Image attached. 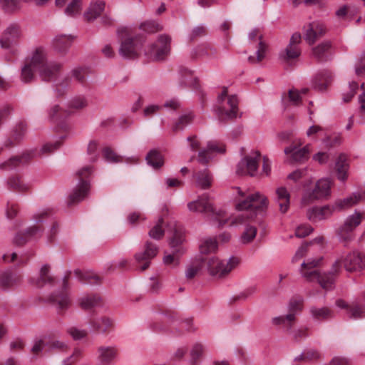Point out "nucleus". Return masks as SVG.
Here are the masks:
<instances>
[{"label": "nucleus", "instance_id": "obj_6", "mask_svg": "<svg viewBox=\"0 0 365 365\" xmlns=\"http://www.w3.org/2000/svg\"><path fill=\"white\" fill-rule=\"evenodd\" d=\"M217 114L220 120L224 121L237 118L238 99L237 96L227 94V88H224L217 98Z\"/></svg>", "mask_w": 365, "mask_h": 365}, {"label": "nucleus", "instance_id": "obj_35", "mask_svg": "<svg viewBox=\"0 0 365 365\" xmlns=\"http://www.w3.org/2000/svg\"><path fill=\"white\" fill-rule=\"evenodd\" d=\"M146 160L148 164L152 166L154 169H158L164 164V159L162 154L155 149L150 150L148 153Z\"/></svg>", "mask_w": 365, "mask_h": 365}, {"label": "nucleus", "instance_id": "obj_24", "mask_svg": "<svg viewBox=\"0 0 365 365\" xmlns=\"http://www.w3.org/2000/svg\"><path fill=\"white\" fill-rule=\"evenodd\" d=\"M276 202L282 213L287 212L290 204V194L284 187H279L276 190Z\"/></svg>", "mask_w": 365, "mask_h": 365}, {"label": "nucleus", "instance_id": "obj_48", "mask_svg": "<svg viewBox=\"0 0 365 365\" xmlns=\"http://www.w3.org/2000/svg\"><path fill=\"white\" fill-rule=\"evenodd\" d=\"M46 340L48 346L47 351H51L53 350L63 351H66L68 348L67 344L63 341H60L51 337H46Z\"/></svg>", "mask_w": 365, "mask_h": 365}, {"label": "nucleus", "instance_id": "obj_59", "mask_svg": "<svg viewBox=\"0 0 365 365\" xmlns=\"http://www.w3.org/2000/svg\"><path fill=\"white\" fill-rule=\"evenodd\" d=\"M354 14V11L351 9V6L344 5L340 7L336 11V15L338 18L342 19H351Z\"/></svg>", "mask_w": 365, "mask_h": 365}, {"label": "nucleus", "instance_id": "obj_40", "mask_svg": "<svg viewBox=\"0 0 365 365\" xmlns=\"http://www.w3.org/2000/svg\"><path fill=\"white\" fill-rule=\"evenodd\" d=\"M41 234V230L36 226L29 227L24 234V239L21 235H18L15 237V242L18 245L24 244L29 237H38Z\"/></svg>", "mask_w": 365, "mask_h": 365}, {"label": "nucleus", "instance_id": "obj_37", "mask_svg": "<svg viewBox=\"0 0 365 365\" xmlns=\"http://www.w3.org/2000/svg\"><path fill=\"white\" fill-rule=\"evenodd\" d=\"M331 82V74L328 71H324L317 75L314 81V88L320 91L326 90Z\"/></svg>", "mask_w": 365, "mask_h": 365}, {"label": "nucleus", "instance_id": "obj_13", "mask_svg": "<svg viewBox=\"0 0 365 365\" xmlns=\"http://www.w3.org/2000/svg\"><path fill=\"white\" fill-rule=\"evenodd\" d=\"M22 37V31L19 25L12 24L4 31L0 39L1 46L9 49L17 46Z\"/></svg>", "mask_w": 365, "mask_h": 365}, {"label": "nucleus", "instance_id": "obj_8", "mask_svg": "<svg viewBox=\"0 0 365 365\" xmlns=\"http://www.w3.org/2000/svg\"><path fill=\"white\" fill-rule=\"evenodd\" d=\"M92 173L93 167L90 165H86L77 171L76 175L79 179V183L68 197L67 201L68 206L81 202L87 196L90 189L87 178Z\"/></svg>", "mask_w": 365, "mask_h": 365}, {"label": "nucleus", "instance_id": "obj_9", "mask_svg": "<svg viewBox=\"0 0 365 365\" xmlns=\"http://www.w3.org/2000/svg\"><path fill=\"white\" fill-rule=\"evenodd\" d=\"M363 218L362 213L355 212L349 216L344 223L338 229L337 236L344 246H347L354 239V230L361 224Z\"/></svg>", "mask_w": 365, "mask_h": 365}, {"label": "nucleus", "instance_id": "obj_30", "mask_svg": "<svg viewBox=\"0 0 365 365\" xmlns=\"http://www.w3.org/2000/svg\"><path fill=\"white\" fill-rule=\"evenodd\" d=\"M349 165L346 155H340L335 164V170L337 174V178L341 181H344L347 178V171Z\"/></svg>", "mask_w": 365, "mask_h": 365}, {"label": "nucleus", "instance_id": "obj_2", "mask_svg": "<svg viewBox=\"0 0 365 365\" xmlns=\"http://www.w3.org/2000/svg\"><path fill=\"white\" fill-rule=\"evenodd\" d=\"M267 203V197L259 192L250 195L237 204V209L243 212L230 219V225H246L256 217V211L266 207Z\"/></svg>", "mask_w": 365, "mask_h": 365}, {"label": "nucleus", "instance_id": "obj_23", "mask_svg": "<svg viewBox=\"0 0 365 365\" xmlns=\"http://www.w3.org/2000/svg\"><path fill=\"white\" fill-rule=\"evenodd\" d=\"M249 38L251 41L255 40L257 38H259V47L256 52L257 56L255 57V56H250L248 58L249 61L252 63H256L262 61L265 57V53H266V51H267V45L264 42H263L262 41V36L259 35L258 30H257V29L252 30L249 34Z\"/></svg>", "mask_w": 365, "mask_h": 365}, {"label": "nucleus", "instance_id": "obj_10", "mask_svg": "<svg viewBox=\"0 0 365 365\" xmlns=\"http://www.w3.org/2000/svg\"><path fill=\"white\" fill-rule=\"evenodd\" d=\"M170 41L168 36L160 35L157 42L145 51V55L154 61L163 60L170 53Z\"/></svg>", "mask_w": 365, "mask_h": 365}, {"label": "nucleus", "instance_id": "obj_38", "mask_svg": "<svg viewBox=\"0 0 365 365\" xmlns=\"http://www.w3.org/2000/svg\"><path fill=\"white\" fill-rule=\"evenodd\" d=\"M312 317L317 320H326L333 317V312L328 307L318 308L312 307L310 309Z\"/></svg>", "mask_w": 365, "mask_h": 365}, {"label": "nucleus", "instance_id": "obj_47", "mask_svg": "<svg viewBox=\"0 0 365 365\" xmlns=\"http://www.w3.org/2000/svg\"><path fill=\"white\" fill-rule=\"evenodd\" d=\"M294 322V314L289 313L286 316H280L273 318L272 322L273 324L278 325L282 324L287 329H291L292 324Z\"/></svg>", "mask_w": 365, "mask_h": 365}, {"label": "nucleus", "instance_id": "obj_3", "mask_svg": "<svg viewBox=\"0 0 365 365\" xmlns=\"http://www.w3.org/2000/svg\"><path fill=\"white\" fill-rule=\"evenodd\" d=\"M46 48L43 46L36 47L32 52L27 62L39 73L40 77L44 81H51L56 77L61 68V64L56 62L47 63Z\"/></svg>", "mask_w": 365, "mask_h": 365}, {"label": "nucleus", "instance_id": "obj_44", "mask_svg": "<svg viewBox=\"0 0 365 365\" xmlns=\"http://www.w3.org/2000/svg\"><path fill=\"white\" fill-rule=\"evenodd\" d=\"M193 118L194 115L191 112L182 115L178 120L173 125V130L174 132L182 130L185 127L192 123Z\"/></svg>", "mask_w": 365, "mask_h": 365}, {"label": "nucleus", "instance_id": "obj_17", "mask_svg": "<svg viewBox=\"0 0 365 365\" xmlns=\"http://www.w3.org/2000/svg\"><path fill=\"white\" fill-rule=\"evenodd\" d=\"M158 252V247L152 242H147L145 243V250L135 255V259L137 263L143 264L140 267L141 271L145 270L150 266V260L157 255Z\"/></svg>", "mask_w": 365, "mask_h": 365}, {"label": "nucleus", "instance_id": "obj_51", "mask_svg": "<svg viewBox=\"0 0 365 365\" xmlns=\"http://www.w3.org/2000/svg\"><path fill=\"white\" fill-rule=\"evenodd\" d=\"M49 266L47 264L43 265L40 270L39 278L37 280L36 284L38 286H43L46 283H51L53 278L49 275Z\"/></svg>", "mask_w": 365, "mask_h": 365}, {"label": "nucleus", "instance_id": "obj_26", "mask_svg": "<svg viewBox=\"0 0 365 365\" xmlns=\"http://www.w3.org/2000/svg\"><path fill=\"white\" fill-rule=\"evenodd\" d=\"M195 185L201 189H208L212 182L213 178L207 169L197 172L194 175Z\"/></svg>", "mask_w": 365, "mask_h": 365}, {"label": "nucleus", "instance_id": "obj_25", "mask_svg": "<svg viewBox=\"0 0 365 365\" xmlns=\"http://www.w3.org/2000/svg\"><path fill=\"white\" fill-rule=\"evenodd\" d=\"M31 157L32 155L31 153H24L21 156L11 158L7 161L1 163L0 168L6 171L11 170L28 162Z\"/></svg>", "mask_w": 365, "mask_h": 365}, {"label": "nucleus", "instance_id": "obj_12", "mask_svg": "<svg viewBox=\"0 0 365 365\" xmlns=\"http://www.w3.org/2000/svg\"><path fill=\"white\" fill-rule=\"evenodd\" d=\"M260 153L258 151L243 158L237 164L236 173L240 175L255 176L258 170Z\"/></svg>", "mask_w": 365, "mask_h": 365}, {"label": "nucleus", "instance_id": "obj_16", "mask_svg": "<svg viewBox=\"0 0 365 365\" xmlns=\"http://www.w3.org/2000/svg\"><path fill=\"white\" fill-rule=\"evenodd\" d=\"M97 353L101 365H113L118 360L119 349L116 346H100Z\"/></svg>", "mask_w": 365, "mask_h": 365}, {"label": "nucleus", "instance_id": "obj_42", "mask_svg": "<svg viewBox=\"0 0 365 365\" xmlns=\"http://www.w3.org/2000/svg\"><path fill=\"white\" fill-rule=\"evenodd\" d=\"M101 297L98 295H88L83 297L80 300V305L83 309H90L100 303Z\"/></svg>", "mask_w": 365, "mask_h": 365}, {"label": "nucleus", "instance_id": "obj_41", "mask_svg": "<svg viewBox=\"0 0 365 365\" xmlns=\"http://www.w3.org/2000/svg\"><path fill=\"white\" fill-rule=\"evenodd\" d=\"M301 54V50L299 46L289 44L284 51L280 54V57L284 61H290L298 58Z\"/></svg>", "mask_w": 365, "mask_h": 365}, {"label": "nucleus", "instance_id": "obj_14", "mask_svg": "<svg viewBox=\"0 0 365 365\" xmlns=\"http://www.w3.org/2000/svg\"><path fill=\"white\" fill-rule=\"evenodd\" d=\"M68 287V277L63 279V289L61 292L52 294L50 297V302L56 307L58 312L66 310L71 305V299L66 291Z\"/></svg>", "mask_w": 365, "mask_h": 365}, {"label": "nucleus", "instance_id": "obj_21", "mask_svg": "<svg viewBox=\"0 0 365 365\" xmlns=\"http://www.w3.org/2000/svg\"><path fill=\"white\" fill-rule=\"evenodd\" d=\"M73 41V37L71 35H57L51 43L53 51L60 54L65 55L68 51Z\"/></svg>", "mask_w": 365, "mask_h": 365}, {"label": "nucleus", "instance_id": "obj_49", "mask_svg": "<svg viewBox=\"0 0 365 365\" xmlns=\"http://www.w3.org/2000/svg\"><path fill=\"white\" fill-rule=\"evenodd\" d=\"M217 250V242L215 239H206L200 246V252L208 254L214 252Z\"/></svg>", "mask_w": 365, "mask_h": 365}, {"label": "nucleus", "instance_id": "obj_15", "mask_svg": "<svg viewBox=\"0 0 365 365\" xmlns=\"http://www.w3.org/2000/svg\"><path fill=\"white\" fill-rule=\"evenodd\" d=\"M301 145L302 143L299 140V142L294 143L284 148V153L290 155V163H302L308 160L310 152L309 146L307 145L302 148H299L298 147Z\"/></svg>", "mask_w": 365, "mask_h": 365}, {"label": "nucleus", "instance_id": "obj_27", "mask_svg": "<svg viewBox=\"0 0 365 365\" xmlns=\"http://www.w3.org/2000/svg\"><path fill=\"white\" fill-rule=\"evenodd\" d=\"M90 325L93 329L98 332L105 333L108 331L113 327L112 320L106 317L94 318L90 321Z\"/></svg>", "mask_w": 365, "mask_h": 365}, {"label": "nucleus", "instance_id": "obj_58", "mask_svg": "<svg viewBox=\"0 0 365 365\" xmlns=\"http://www.w3.org/2000/svg\"><path fill=\"white\" fill-rule=\"evenodd\" d=\"M140 28L148 32V33H155V32H158L160 30H162V26L161 25H160L158 23L155 22V21H145L144 23H143L141 25H140Z\"/></svg>", "mask_w": 365, "mask_h": 365}, {"label": "nucleus", "instance_id": "obj_52", "mask_svg": "<svg viewBox=\"0 0 365 365\" xmlns=\"http://www.w3.org/2000/svg\"><path fill=\"white\" fill-rule=\"evenodd\" d=\"M163 219L158 220L156 225L149 231V236L155 240H160L164 235V230L163 228Z\"/></svg>", "mask_w": 365, "mask_h": 365}, {"label": "nucleus", "instance_id": "obj_50", "mask_svg": "<svg viewBox=\"0 0 365 365\" xmlns=\"http://www.w3.org/2000/svg\"><path fill=\"white\" fill-rule=\"evenodd\" d=\"M82 0H72L66 8L65 13L70 16H74L81 13Z\"/></svg>", "mask_w": 365, "mask_h": 365}, {"label": "nucleus", "instance_id": "obj_45", "mask_svg": "<svg viewBox=\"0 0 365 365\" xmlns=\"http://www.w3.org/2000/svg\"><path fill=\"white\" fill-rule=\"evenodd\" d=\"M307 91V88L302 89L301 91L294 88L290 89L288 92L287 99L292 105L299 106L302 101L301 94L304 95Z\"/></svg>", "mask_w": 365, "mask_h": 365}, {"label": "nucleus", "instance_id": "obj_33", "mask_svg": "<svg viewBox=\"0 0 365 365\" xmlns=\"http://www.w3.org/2000/svg\"><path fill=\"white\" fill-rule=\"evenodd\" d=\"M21 282V277L11 273H4L0 276V287L3 289H8L18 285Z\"/></svg>", "mask_w": 365, "mask_h": 365}, {"label": "nucleus", "instance_id": "obj_60", "mask_svg": "<svg viewBox=\"0 0 365 365\" xmlns=\"http://www.w3.org/2000/svg\"><path fill=\"white\" fill-rule=\"evenodd\" d=\"M303 299H292L289 304V313H294V317L302 309Z\"/></svg>", "mask_w": 365, "mask_h": 365}, {"label": "nucleus", "instance_id": "obj_39", "mask_svg": "<svg viewBox=\"0 0 365 365\" xmlns=\"http://www.w3.org/2000/svg\"><path fill=\"white\" fill-rule=\"evenodd\" d=\"M75 274L81 281L91 284H100L102 280L98 275L91 272H82L80 270H76Z\"/></svg>", "mask_w": 365, "mask_h": 365}, {"label": "nucleus", "instance_id": "obj_46", "mask_svg": "<svg viewBox=\"0 0 365 365\" xmlns=\"http://www.w3.org/2000/svg\"><path fill=\"white\" fill-rule=\"evenodd\" d=\"M180 85L182 86H192L195 81V78L192 76V73L190 70L186 68H181L180 69Z\"/></svg>", "mask_w": 365, "mask_h": 365}, {"label": "nucleus", "instance_id": "obj_62", "mask_svg": "<svg viewBox=\"0 0 365 365\" xmlns=\"http://www.w3.org/2000/svg\"><path fill=\"white\" fill-rule=\"evenodd\" d=\"M204 351V347L202 344L200 343H196L193 345L191 350V361L192 364H194L196 361L200 357Z\"/></svg>", "mask_w": 365, "mask_h": 365}, {"label": "nucleus", "instance_id": "obj_54", "mask_svg": "<svg viewBox=\"0 0 365 365\" xmlns=\"http://www.w3.org/2000/svg\"><path fill=\"white\" fill-rule=\"evenodd\" d=\"M98 144L96 140H91L87 148V154L89 156V160L92 163L96 162L98 158Z\"/></svg>", "mask_w": 365, "mask_h": 365}, {"label": "nucleus", "instance_id": "obj_57", "mask_svg": "<svg viewBox=\"0 0 365 365\" xmlns=\"http://www.w3.org/2000/svg\"><path fill=\"white\" fill-rule=\"evenodd\" d=\"M71 113V110H63L59 106L56 105L51 108L48 115L51 119H57L66 117Z\"/></svg>", "mask_w": 365, "mask_h": 365}, {"label": "nucleus", "instance_id": "obj_56", "mask_svg": "<svg viewBox=\"0 0 365 365\" xmlns=\"http://www.w3.org/2000/svg\"><path fill=\"white\" fill-rule=\"evenodd\" d=\"M36 71L31 65L26 63L21 69V80L24 83H29L34 78V71Z\"/></svg>", "mask_w": 365, "mask_h": 365}, {"label": "nucleus", "instance_id": "obj_22", "mask_svg": "<svg viewBox=\"0 0 365 365\" xmlns=\"http://www.w3.org/2000/svg\"><path fill=\"white\" fill-rule=\"evenodd\" d=\"M334 210L330 205L323 207H314L309 209L307 212V217L312 222H318L329 217Z\"/></svg>", "mask_w": 365, "mask_h": 365}, {"label": "nucleus", "instance_id": "obj_5", "mask_svg": "<svg viewBox=\"0 0 365 365\" xmlns=\"http://www.w3.org/2000/svg\"><path fill=\"white\" fill-rule=\"evenodd\" d=\"M204 260L205 266L210 275L216 278L227 277L240 262V258L235 256L225 260H221L216 257H207L204 258Z\"/></svg>", "mask_w": 365, "mask_h": 365}, {"label": "nucleus", "instance_id": "obj_4", "mask_svg": "<svg viewBox=\"0 0 365 365\" xmlns=\"http://www.w3.org/2000/svg\"><path fill=\"white\" fill-rule=\"evenodd\" d=\"M172 236L170 238V245L173 253L165 255L163 262L167 265L176 266L179 264L180 257L185 252L182 246L185 241V232L183 227L177 222L170 224Z\"/></svg>", "mask_w": 365, "mask_h": 365}, {"label": "nucleus", "instance_id": "obj_1", "mask_svg": "<svg viewBox=\"0 0 365 365\" xmlns=\"http://www.w3.org/2000/svg\"><path fill=\"white\" fill-rule=\"evenodd\" d=\"M322 262V257L307 259L301 264L300 273L307 281L317 280L324 289H331L337 274L340 272L341 265L347 272H356L365 269V258L356 251L349 253L344 258L336 259L330 271L321 275L317 270Z\"/></svg>", "mask_w": 365, "mask_h": 365}, {"label": "nucleus", "instance_id": "obj_55", "mask_svg": "<svg viewBox=\"0 0 365 365\" xmlns=\"http://www.w3.org/2000/svg\"><path fill=\"white\" fill-rule=\"evenodd\" d=\"M66 332L74 339L81 340L85 338L88 332L86 329H81L76 327H70L67 329Z\"/></svg>", "mask_w": 365, "mask_h": 365}, {"label": "nucleus", "instance_id": "obj_53", "mask_svg": "<svg viewBox=\"0 0 365 365\" xmlns=\"http://www.w3.org/2000/svg\"><path fill=\"white\" fill-rule=\"evenodd\" d=\"M47 340L46 336L41 339H36L34 341V345L31 348V353L36 356H38L43 350L47 351Z\"/></svg>", "mask_w": 365, "mask_h": 365}, {"label": "nucleus", "instance_id": "obj_29", "mask_svg": "<svg viewBox=\"0 0 365 365\" xmlns=\"http://www.w3.org/2000/svg\"><path fill=\"white\" fill-rule=\"evenodd\" d=\"M347 315L349 319L354 320L365 318V304L359 301L353 302L349 307Z\"/></svg>", "mask_w": 365, "mask_h": 365}, {"label": "nucleus", "instance_id": "obj_11", "mask_svg": "<svg viewBox=\"0 0 365 365\" xmlns=\"http://www.w3.org/2000/svg\"><path fill=\"white\" fill-rule=\"evenodd\" d=\"M331 193V181L323 178L319 180L312 191L306 192L302 197L304 204H309L316 200L328 197Z\"/></svg>", "mask_w": 365, "mask_h": 365}, {"label": "nucleus", "instance_id": "obj_7", "mask_svg": "<svg viewBox=\"0 0 365 365\" xmlns=\"http://www.w3.org/2000/svg\"><path fill=\"white\" fill-rule=\"evenodd\" d=\"M187 208L190 212L211 215L214 220L218 222L219 227H222L228 221L223 211L215 212L213 205L207 195H202L196 200L188 202Z\"/></svg>", "mask_w": 365, "mask_h": 365}, {"label": "nucleus", "instance_id": "obj_61", "mask_svg": "<svg viewBox=\"0 0 365 365\" xmlns=\"http://www.w3.org/2000/svg\"><path fill=\"white\" fill-rule=\"evenodd\" d=\"M86 106L87 102L84 97H76L70 101L68 108L78 110L85 108Z\"/></svg>", "mask_w": 365, "mask_h": 365}, {"label": "nucleus", "instance_id": "obj_18", "mask_svg": "<svg viewBox=\"0 0 365 365\" xmlns=\"http://www.w3.org/2000/svg\"><path fill=\"white\" fill-rule=\"evenodd\" d=\"M304 29V39L309 45L314 44L318 38L323 36L327 32L324 24L319 21L309 23Z\"/></svg>", "mask_w": 365, "mask_h": 365}, {"label": "nucleus", "instance_id": "obj_34", "mask_svg": "<svg viewBox=\"0 0 365 365\" xmlns=\"http://www.w3.org/2000/svg\"><path fill=\"white\" fill-rule=\"evenodd\" d=\"M8 187L16 192H24L29 190L30 185L26 183L20 177L13 176L8 179Z\"/></svg>", "mask_w": 365, "mask_h": 365}, {"label": "nucleus", "instance_id": "obj_31", "mask_svg": "<svg viewBox=\"0 0 365 365\" xmlns=\"http://www.w3.org/2000/svg\"><path fill=\"white\" fill-rule=\"evenodd\" d=\"M324 241L323 237H316L313 241L309 243L302 244L299 249L297 250L295 255L292 257V262H297L300 260L302 257H305L308 253L310 252L311 249L310 246L312 245L314 242L321 244Z\"/></svg>", "mask_w": 365, "mask_h": 365}, {"label": "nucleus", "instance_id": "obj_20", "mask_svg": "<svg viewBox=\"0 0 365 365\" xmlns=\"http://www.w3.org/2000/svg\"><path fill=\"white\" fill-rule=\"evenodd\" d=\"M225 152V145L222 143L210 141L207 143V148L199 151L198 153V162L205 165L212 158V153H224Z\"/></svg>", "mask_w": 365, "mask_h": 365}, {"label": "nucleus", "instance_id": "obj_43", "mask_svg": "<svg viewBox=\"0 0 365 365\" xmlns=\"http://www.w3.org/2000/svg\"><path fill=\"white\" fill-rule=\"evenodd\" d=\"M330 48L331 43L329 41H324L312 48V54L314 58L319 61H323L325 58L326 53Z\"/></svg>", "mask_w": 365, "mask_h": 365}, {"label": "nucleus", "instance_id": "obj_63", "mask_svg": "<svg viewBox=\"0 0 365 365\" xmlns=\"http://www.w3.org/2000/svg\"><path fill=\"white\" fill-rule=\"evenodd\" d=\"M103 155L104 159L109 163H118L120 158L110 148H105L103 150Z\"/></svg>", "mask_w": 365, "mask_h": 365}, {"label": "nucleus", "instance_id": "obj_19", "mask_svg": "<svg viewBox=\"0 0 365 365\" xmlns=\"http://www.w3.org/2000/svg\"><path fill=\"white\" fill-rule=\"evenodd\" d=\"M140 44L135 38L128 37L122 40L119 53L125 58H134L138 56Z\"/></svg>", "mask_w": 365, "mask_h": 365}, {"label": "nucleus", "instance_id": "obj_36", "mask_svg": "<svg viewBox=\"0 0 365 365\" xmlns=\"http://www.w3.org/2000/svg\"><path fill=\"white\" fill-rule=\"evenodd\" d=\"M204 265V258L197 259L192 262L186 268V278L187 279H192L200 272Z\"/></svg>", "mask_w": 365, "mask_h": 365}, {"label": "nucleus", "instance_id": "obj_28", "mask_svg": "<svg viewBox=\"0 0 365 365\" xmlns=\"http://www.w3.org/2000/svg\"><path fill=\"white\" fill-rule=\"evenodd\" d=\"M105 9V2L103 1H94L90 4L86 12L84 14L86 19L88 21H93L98 17Z\"/></svg>", "mask_w": 365, "mask_h": 365}, {"label": "nucleus", "instance_id": "obj_64", "mask_svg": "<svg viewBox=\"0 0 365 365\" xmlns=\"http://www.w3.org/2000/svg\"><path fill=\"white\" fill-rule=\"evenodd\" d=\"M257 229L255 227H247L244 232L242 240L244 243H247L252 241L256 236Z\"/></svg>", "mask_w": 365, "mask_h": 365}, {"label": "nucleus", "instance_id": "obj_32", "mask_svg": "<svg viewBox=\"0 0 365 365\" xmlns=\"http://www.w3.org/2000/svg\"><path fill=\"white\" fill-rule=\"evenodd\" d=\"M362 199V195L359 193H354L352 195L344 198L343 200H339L336 201L334 204V209L343 210L349 208L356 203H358Z\"/></svg>", "mask_w": 365, "mask_h": 365}]
</instances>
